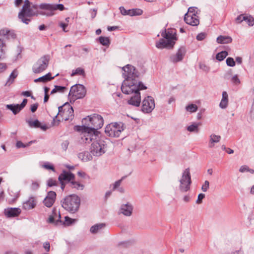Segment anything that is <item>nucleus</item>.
Returning <instances> with one entry per match:
<instances>
[{
  "instance_id": "obj_1",
  "label": "nucleus",
  "mask_w": 254,
  "mask_h": 254,
  "mask_svg": "<svg viewBox=\"0 0 254 254\" xmlns=\"http://www.w3.org/2000/svg\"><path fill=\"white\" fill-rule=\"evenodd\" d=\"M122 70L124 71L123 75L125 80L121 87L122 91L126 94L134 93V95L130 97L127 103L129 105L138 107L141 101L139 91L146 89L147 87L139 81V73L133 66L127 64L122 67Z\"/></svg>"
},
{
  "instance_id": "obj_2",
  "label": "nucleus",
  "mask_w": 254,
  "mask_h": 254,
  "mask_svg": "<svg viewBox=\"0 0 254 254\" xmlns=\"http://www.w3.org/2000/svg\"><path fill=\"white\" fill-rule=\"evenodd\" d=\"M81 127H77L80 128L78 130H81L84 134L82 137V139L85 143H89L93 139L98 137L99 131L98 129L101 128L103 125V119L101 116L94 114L87 118H84Z\"/></svg>"
},
{
  "instance_id": "obj_3",
  "label": "nucleus",
  "mask_w": 254,
  "mask_h": 254,
  "mask_svg": "<svg viewBox=\"0 0 254 254\" xmlns=\"http://www.w3.org/2000/svg\"><path fill=\"white\" fill-rule=\"evenodd\" d=\"M167 25L166 24L164 29L160 32L162 37V38H160V49H173L178 40L176 30L172 28L167 29L166 27Z\"/></svg>"
},
{
  "instance_id": "obj_4",
  "label": "nucleus",
  "mask_w": 254,
  "mask_h": 254,
  "mask_svg": "<svg viewBox=\"0 0 254 254\" xmlns=\"http://www.w3.org/2000/svg\"><path fill=\"white\" fill-rule=\"evenodd\" d=\"M62 207L71 213H75L79 208L80 198L76 194H70L61 200Z\"/></svg>"
},
{
  "instance_id": "obj_5",
  "label": "nucleus",
  "mask_w": 254,
  "mask_h": 254,
  "mask_svg": "<svg viewBox=\"0 0 254 254\" xmlns=\"http://www.w3.org/2000/svg\"><path fill=\"white\" fill-rule=\"evenodd\" d=\"M35 15L36 14L33 5L31 6V2L28 0H25L21 10L18 13L19 19L23 23L28 24L31 21L30 17L35 16Z\"/></svg>"
},
{
  "instance_id": "obj_6",
  "label": "nucleus",
  "mask_w": 254,
  "mask_h": 254,
  "mask_svg": "<svg viewBox=\"0 0 254 254\" xmlns=\"http://www.w3.org/2000/svg\"><path fill=\"white\" fill-rule=\"evenodd\" d=\"M125 128V125L122 122L112 123L106 126L105 132L110 137H118Z\"/></svg>"
},
{
  "instance_id": "obj_7",
  "label": "nucleus",
  "mask_w": 254,
  "mask_h": 254,
  "mask_svg": "<svg viewBox=\"0 0 254 254\" xmlns=\"http://www.w3.org/2000/svg\"><path fill=\"white\" fill-rule=\"evenodd\" d=\"M34 9L35 10V16L38 15H43L47 17H50L54 15L55 12H53L52 4L42 3L39 5L34 4L33 5Z\"/></svg>"
},
{
  "instance_id": "obj_8",
  "label": "nucleus",
  "mask_w": 254,
  "mask_h": 254,
  "mask_svg": "<svg viewBox=\"0 0 254 254\" xmlns=\"http://www.w3.org/2000/svg\"><path fill=\"white\" fill-rule=\"evenodd\" d=\"M93 140L94 141L92 143L90 148L91 153L96 156H100L105 153L107 148L106 142L102 139H98V137L91 141Z\"/></svg>"
},
{
  "instance_id": "obj_9",
  "label": "nucleus",
  "mask_w": 254,
  "mask_h": 254,
  "mask_svg": "<svg viewBox=\"0 0 254 254\" xmlns=\"http://www.w3.org/2000/svg\"><path fill=\"white\" fill-rule=\"evenodd\" d=\"M50 56L44 55L40 58L33 65L32 71L35 73H39L44 71L48 67L50 61Z\"/></svg>"
},
{
  "instance_id": "obj_10",
  "label": "nucleus",
  "mask_w": 254,
  "mask_h": 254,
  "mask_svg": "<svg viewBox=\"0 0 254 254\" xmlns=\"http://www.w3.org/2000/svg\"><path fill=\"white\" fill-rule=\"evenodd\" d=\"M180 190L182 192H187L190 189L191 184V175L189 168L186 169L182 174V178L179 181Z\"/></svg>"
},
{
  "instance_id": "obj_11",
  "label": "nucleus",
  "mask_w": 254,
  "mask_h": 254,
  "mask_svg": "<svg viewBox=\"0 0 254 254\" xmlns=\"http://www.w3.org/2000/svg\"><path fill=\"white\" fill-rule=\"evenodd\" d=\"M58 113L55 116L57 117L58 115L61 116L65 121L72 120L74 117L73 109L68 103H65L64 105L58 108Z\"/></svg>"
},
{
  "instance_id": "obj_12",
  "label": "nucleus",
  "mask_w": 254,
  "mask_h": 254,
  "mask_svg": "<svg viewBox=\"0 0 254 254\" xmlns=\"http://www.w3.org/2000/svg\"><path fill=\"white\" fill-rule=\"evenodd\" d=\"M86 94L85 87L82 84H75L72 86L69 92L68 96L71 97L73 100L83 98Z\"/></svg>"
},
{
  "instance_id": "obj_13",
  "label": "nucleus",
  "mask_w": 254,
  "mask_h": 254,
  "mask_svg": "<svg viewBox=\"0 0 254 254\" xmlns=\"http://www.w3.org/2000/svg\"><path fill=\"white\" fill-rule=\"evenodd\" d=\"M154 107V100L152 97L147 96L143 99L141 107V110L143 112L149 113L153 110Z\"/></svg>"
},
{
  "instance_id": "obj_14",
  "label": "nucleus",
  "mask_w": 254,
  "mask_h": 254,
  "mask_svg": "<svg viewBox=\"0 0 254 254\" xmlns=\"http://www.w3.org/2000/svg\"><path fill=\"white\" fill-rule=\"evenodd\" d=\"M184 20L186 23L192 26H197L199 24V17L196 15V13L192 14H189L188 12L186 13L184 16Z\"/></svg>"
},
{
  "instance_id": "obj_15",
  "label": "nucleus",
  "mask_w": 254,
  "mask_h": 254,
  "mask_svg": "<svg viewBox=\"0 0 254 254\" xmlns=\"http://www.w3.org/2000/svg\"><path fill=\"white\" fill-rule=\"evenodd\" d=\"M56 193L55 191H50L43 201L44 205L47 207H51L55 201Z\"/></svg>"
},
{
  "instance_id": "obj_16",
  "label": "nucleus",
  "mask_w": 254,
  "mask_h": 254,
  "mask_svg": "<svg viewBox=\"0 0 254 254\" xmlns=\"http://www.w3.org/2000/svg\"><path fill=\"white\" fill-rule=\"evenodd\" d=\"M186 53V49L185 47H181L178 50L175 55L171 57V61L174 63L181 62L184 59Z\"/></svg>"
},
{
  "instance_id": "obj_17",
  "label": "nucleus",
  "mask_w": 254,
  "mask_h": 254,
  "mask_svg": "<svg viewBox=\"0 0 254 254\" xmlns=\"http://www.w3.org/2000/svg\"><path fill=\"white\" fill-rule=\"evenodd\" d=\"M21 210L19 208L8 207L4 209V214L7 218L18 216L21 213Z\"/></svg>"
},
{
  "instance_id": "obj_18",
  "label": "nucleus",
  "mask_w": 254,
  "mask_h": 254,
  "mask_svg": "<svg viewBox=\"0 0 254 254\" xmlns=\"http://www.w3.org/2000/svg\"><path fill=\"white\" fill-rule=\"evenodd\" d=\"M74 179V175L73 174L69 171L64 170L62 173L59 175L58 179L60 182L62 181H67L69 182L73 181Z\"/></svg>"
},
{
  "instance_id": "obj_19",
  "label": "nucleus",
  "mask_w": 254,
  "mask_h": 254,
  "mask_svg": "<svg viewBox=\"0 0 254 254\" xmlns=\"http://www.w3.org/2000/svg\"><path fill=\"white\" fill-rule=\"evenodd\" d=\"M133 211V206L129 203L122 204L120 209V213L123 214L126 216H130L131 215Z\"/></svg>"
},
{
  "instance_id": "obj_20",
  "label": "nucleus",
  "mask_w": 254,
  "mask_h": 254,
  "mask_svg": "<svg viewBox=\"0 0 254 254\" xmlns=\"http://www.w3.org/2000/svg\"><path fill=\"white\" fill-rule=\"evenodd\" d=\"M57 211L56 209H54L53 210V213L52 215H50L49 216V219H48V222L50 223H55L56 224H58V223H61L62 221L61 220V214L60 212H58V215L57 214Z\"/></svg>"
},
{
  "instance_id": "obj_21",
  "label": "nucleus",
  "mask_w": 254,
  "mask_h": 254,
  "mask_svg": "<svg viewBox=\"0 0 254 254\" xmlns=\"http://www.w3.org/2000/svg\"><path fill=\"white\" fill-rule=\"evenodd\" d=\"M36 205V202L35 197L31 196L23 203V208L25 210H30L34 208Z\"/></svg>"
},
{
  "instance_id": "obj_22",
  "label": "nucleus",
  "mask_w": 254,
  "mask_h": 254,
  "mask_svg": "<svg viewBox=\"0 0 254 254\" xmlns=\"http://www.w3.org/2000/svg\"><path fill=\"white\" fill-rule=\"evenodd\" d=\"M26 122L31 128H40L43 130H46L47 129V127L46 125L42 126L40 122L38 120H36L34 121L27 120Z\"/></svg>"
},
{
  "instance_id": "obj_23",
  "label": "nucleus",
  "mask_w": 254,
  "mask_h": 254,
  "mask_svg": "<svg viewBox=\"0 0 254 254\" xmlns=\"http://www.w3.org/2000/svg\"><path fill=\"white\" fill-rule=\"evenodd\" d=\"M201 125V122H191L190 125L186 127V129L190 132L198 133L199 131V127Z\"/></svg>"
},
{
  "instance_id": "obj_24",
  "label": "nucleus",
  "mask_w": 254,
  "mask_h": 254,
  "mask_svg": "<svg viewBox=\"0 0 254 254\" xmlns=\"http://www.w3.org/2000/svg\"><path fill=\"white\" fill-rule=\"evenodd\" d=\"M222 97L219 104V107L222 109H226L228 106V95L226 91L222 92Z\"/></svg>"
},
{
  "instance_id": "obj_25",
  "label": "nucleus",
  "mask_w": 254,
  "mask_h": 254,
  "mask_svg": "<svg viewBox=\"0 0 254 254\" xmlns=\"http://www.w3.org/2000/svg\"><path fill=\"white\" fill-rule=\"evenodd\" d=\"M231 36L226 35H219L216 39V42L219 44H229L232 42Z\"/></svg>"
},
{
  "instance_id": "obj_26",
  "label": "nucleus",
  "mask_w": 254,
  "mask_h": 254,
  "mask_svg": "<svg viewBox=\"0 0 254 254\" xmlns=\"http://www.w3.org/2000/svg\"><path fill=\"white\" fill-rule=\"evenodd\" d=\"M6 108L12 111L14 115H16L23 109L19 104H8L6 106Z\"/></svg>"
},
{
  "instance_id": "obj_27",
  "label": "nucleus",
  "mask_w": 254,
  "mask_h": 254,
  "mask_svg": "<svg viewBox=\"0 0 254 254\" xmlns=\"http://www.w3.org/2000/svg\"><path fill=\"white\" fill-rule=\"evenodd\" d=\"M55 76L52 77L51 76V73L50 72H49L48 73L46 74V75L39 77L37 79H35L34 80L35 82H41L43 83H46L49 81L51 80L52 79H54Z\"/></svg>"
},
{
  "instance_id": "obj_28",
  "label": "nucleus",
  "mask_w": 254,
  "mask_h": 254,
  "mask_svg": "<svg viewBox=\"0 0 254 254\" xmlns=\"http://www.w3.org/2000/svg\"><path fill=\"white\" fill-rule=\"evenodd\" d=\"M78 157L80 160L84 162L91 160L92 158L91 155L88 151H84L79 153Z\"/></svg>"
},
{
  "instance_id": "obj_29",
  "label": "nucleus",
  "mask_w": 254,
  "mask_h": 254,
  "mask_svg": "<svg viewBox=\"0 0 254 254\" xmlns=\"http://www.w3.org/2000/svg\"><path fill=\"white\" fill-rule=\"evenodd\" d=\"M105 227V224L99 223L95 224L92 226L90 228V232L92 234H96L99 232L101 230L104 229Z\"/></svg>"
},
{
  "instance_id": "obj_30",
  "label": "nucleus",
  "mask_w": 254,
  "mask_h": 254,
  "mask_svg": "<svg viewBox=\"0 0 254 254\" xmlns=\"http://www.w3.org/2000/svg\"><path fill=\"white\" fill-rule=\"evenodd\" d=\"M228 55V52L224 50L216 54L215 58L218 62L223 61Z\"/></svg>"
},
{
  "instance_id": "obj_31",
  "label": "nucleus",
  "mask_w": 254,
  "mask_h": 254,
  "mask_svg": "<svg viewBox=\"0 0 254 254\" xmlns=\"http://www.w3.org/2000/svg\"><path fill=\"white\" fill-rule=\"evenodd\" d=\"M185 109L187 112L192 113L196 112L198 110V107L196 104L191 103L188 104L185 107Z\"/></svg>"
},
{
  "instance_id": "obj_32",
  "label": "nucleus",
  "mask_w": 254,
  "mask_h": 254,
  "mask_svg": "<svg viewBox=\"0 0 254 254\" xmlns=\"http://www.w3.org/2000/svg\"><path fill=\"white\" fill-rule=\"evenodd\" d=\"M249 26L254 25V18L251 15L245 14L243 19Z\"/></svg>"
},
{
  "instance_id": "obj_33",
  "label": "nucleus",
  "mask_w": 254,
  "mask_h": 254,
  "mask_svg": "<svg viewBox=\"0 0 254 254\" xmlns=\"http://www.w3.org/2000/svg\"><path fill=\"white\" fill-rule=\"evenodd\" d=\"M5 50L6 45L3 40L0 39V59L5 57Z\"/></svg>"
},
{
  "instance_id": "obj_34",
  "label": "nucleus",
  "mask_w": 254,
  "mask_h": 254,
  "mask_svg": "<svg viewBox=\"0 0 254 254\" xmlns=\"http://www.w3.org/2000/svg\"><path fill=\"white\" fill-rule=\"evenodd\" d=\"M221 136L220 135H216L215 134H211V135L210 136V142H211V144H209V147H213V145H212L211 144L219 142Z\"/></svg>"
},
{
  "instance_id": "obj_35",
  "label": "nucleus",
  "mask_w": 254,
  "mask_h": 254,
  "mask_svg": "<svg viewBox=\"0 0 254 254\" xmlns=\"http://www.w3.org/2000/svg\"><path fill=\"white\" fill-rule=\"evenodd\" d=\"M99 43L105 46H109L110 44V40L109 37L100 36L98 38Z\"/></svg>"
},
{
  "instance_id": "obj_36",
  "label": "nucleus",
  "mask_w": 254,
  "mask_h": 254,
  "mask_svg": "<svg viewBox=\"0 0 254 254\" xmlns=\"http://www.w3.org/2000/svg\"><path fill=\"white\" fill-rule=\"evenodd\" d=\"M70 186L72 188H75L78 190H82L84 188V185L81 184L78 182L72 181L70 182Z\"/></svg>"
},
{
  "instance_id": "obj_37",
  "label": "nucleus",
  "mask_w": 254,
  "mask_h": 254,
  "mask_svg": "<svg viewBox=\"0 0 254 254\" xmlns=\"http://www.w3.org/2000/svg\"><path fill=\"white\" fill-rule=\"evenodd\" d=\"M130 16L140 15L142 14L143 11L139 8L130 9Z\"/></svg>"
},
{
  "instance_id": "obj_38",
  "label": "nucleus",
  "mask_w": 254,
  "mask_h": 254,
  "mask_svg": "<svg viewBox=\"0 0 254 254\" xmlns=\"http://www.w3.org/2000/svg\"><path fill=\"white\" fill-rule=\"evenodd\" d=\"M84 74V70L83 68L80 67L77 68L75 70H73L71 74V76H73L76 75H83Z\"/></svg>"
},
{
  "instance_id": "obj_39",
  "label": "nucleus",
  "mask_w": 254,
  "mask_h": 254,
  "mask_svg": "<svg viewBox=\"0 0 254 254\" xmlns=\"http://www.w3.org/2000/svg\"><path fill=\"white\" fill-rule=\"evenodd\" d=\"M65 221L64 222V224L66 226H70L71 224L74 223L76 222V219H72L68 216H65L64 217Z\"/></svg>"
},
{
  "instance_id": "obj_40",
  "label": "nucleus",
  "mask_w": 254,
  "mask_h": 254,
  "mask_svg": "<svg viewBox=\"0 0 254 254\" xmlns=\"http://www.w3.org/2000/svg\"><path fill=\"white\" fill-rule=\"evenodd\" d=\"M226 63L227 65L230 67H234L236 65V62L234 61V59L232 57H228L226 59Z\"/></svg>"
},
{
  "instance_id": "obj_41",
  "label": "nucleus",
  "mask_w": 254,
  "mask_h": 254,
  "mask_svg": "<svg viewBox=\"0 0 254 254\" xmlns=\"http://www.w3.org/2000/svg\"><path fill=\"white\" fill-rule=\"evenodd\" d=\"M119 10L123 15H129L130 16V9L127 10L124 6H120Z\"/></svg>"
},
{
  "instance_id": "obj_42",
  "label": "nucleus",
  "mask_w": 254,
  "mask_h": 254,
  "mask_svg": "<svg viewBox=\"0 0 254 254\" xmlns=\"http://www.w3.org/2000/svg\"><path fill=\"white\" fill-rule=\"evenodd\" d=\"M53 12L56 10H60L63 11L64 9V5L63 4H52Z\"/></svg>"
},
{
  "instance_id": "obj_43",
  "label": "nucleus",
  "mask_w": 254,
  "mask_h": 254,
  "mask_svg": "<svg viewBox=\"0 0 254 254\" xmlns=\"http://www.w3.org/2000/svg\"><path fill=\"white\" fill-rule=\"evenodd\" d=\"M58 182L52 178H50L47 181V186L49 187L58 186Z\"/></svg>"
},
{
  "instance_id": "obj_44",
  "label": "nucleus",
  "mask_w": 254,
  "mask_h": 254,
  "mask_svg": "<svg viewBox=\"0 0 254 254\" xmlns=\"http://www.w3.org/2000/svg\"><path fill=\"white\" fill-rule=\"evenodd\" d=\"M206 35L207 34L205 32H200L197 35L196 39L199 41H202L206 38Z\"/></svg>"
},
{
  "instance_id": "obj_45",
  "label": "nucleus",
  "mask_w": 254,
  "mask_h": 254,
  "mask_svg": "<svg viewBox=\"0 0 254 254\" xmlns=\"http://www.w3.org/2000/svg\"><path fill=\"white\" fill-rule=\"evenodd\" d=\"M231 80L232 82L234 84L237 85L240 83V80L238 74H235L232 76Z\"/></svg>"
},
{
  "instance_id": "obj_46",
  "label": "nucleus",
  "mask_w": 254,
  "mask_h": 254,
  "mask_svg": "<svg viewBox=\"0 0 254 254\" xmlns=\"http://www.w3.org/2000/svg\"><path fill=\"white\" fill-rule=\"evenodd\" d=\"M17 76V73L16 71L15 70L13 71L11 73V74L9 76V77L8 80L7 81V82L11 83L13 82L14 79Z\"/></svg>"
},
{
  "instance_id": "obj_47",
  "label": "nucleus",
  "mask_w": 254,
  "mask_h": 254,
  "mask_svg": "<svg viewBox=\"0 0 254 254\" xmlns=\"http://www.w3.org/2000/svg\"><path fill=\"white\" fill-rule=\"evenodd\" d=\"M124 178V177H123L122 179L115 182V183L113 184L112 190H115L119 188V187L121 185Z\"/></svg>"
},
{
  "instance_id": "obj_48",
  "label": "nucleus",
  "mask_w": 254,
  "mask_h": 254,
  "mask_svg": "<svg viewBox=\"0 0 254 254\" xmlns=\"http://www.w3.org/2000/svg\"><path fill=\"white\" fill-rule=\"evenodd\" d=\"M209 187V182L208 181H205L204 184L202 185L201 187V190L203 192H206L208 190Z\"/></svg>"
},
{
  "instance_id": "obj_49",
  "label": "nucleus",
  "mask_w": 254,
  "mask_h": 254,
  "mask_svg": "<svg viewBox=\"0 0 254 254\" xmlns=\"http://www.w3.org/2000/svg\"><path fill=\"white\" fill-rule=\"evenodd\" d=\"M233 72L232 69H229L224 74V77L225 79L229 80L232 78Z\"/></svg>"
},
{
  "instance_id": "obj_50",
  "label": "nucleus",
  "mask_w": 254,
  "mask_h": 254,
  "mask_svg": "<svg viewBox=\"0 0 254 254\" xmlns=\"http://www.w3.org/2000/svg\"><path fill=\"white\" fill-rule=\"evenodd\" d=\"M205 196V194L203 193H200L197 196V199L196 200V203L200 204L202 203V200L204 198Z\"/></svg>"
},
{
  "instance_id": "obj_51",
  "label": "nucleus",
  "mask_w": 254,
  "mask_h": 254,
  "mask_svg": "<svg viewBox=\"0 0 254 254\" xmlns=\"http://www.w3.org/2000/svg\"><path fill=\"white\" fill-rule=\"evenodd\" d=\"M244 15L245 14L239 15L235 19L236 22L238 24L241 23L244 21L243 19L244 18Z\"/></svg>"
},
{
  "instance_id": "obj_52",
  "label": "nucleus",
  "mask_w": 254,
  "mask_h": 254,
  "mask_svg": "<svg viewBox=\"0 0 254 254\" xmlns=\"http://www.w3.org/2000/svg\"><path fill=\"white\" fill-rule=\"evenodd\" d=\"M69 142L68 140H64V141L62 144H61V147L65 151L67 150L68 146L69 145Z\"/></svg>"
},
{
  "instance_id": "obj_53",
  "label": "nucleus",
  "mask_w": 254,
  "mask_h": 254,
  "mask_svg": "<svg viewBox=\"0 0 254 254\" xmlns=\"http://www.w3.org/2000/svg\"><path fill=\"white\" fill-rule=\"evenodd\" d=\"M43 167L46 169L51 170L53 171H55L54 166L49 162L46 163L44 165H43Z\"/></svg>"
},
{
  "instance_id": "obj_54",
  "label": "nucleus",
  "mask_w": 254,
  "mask_h": 254,
  "mask_svg": "<svg viewBox=\"0 0 254 254\" xmlns=\"http://www.w3.org/2000/svg\"><path fill=\"white\" fill-rule=\"evenodd\" d=\"M197 8L195 6H191L188 9V14H192L193 13H196V15H197V12H195V9Z\"/></svg>"
},
{
  "instance_id": "obj_55",
  "label": "nucleus",
  "mask_w": 254,
  "mask_h": 254,
  "mask_svg": "<svg viewBox=\"0 0 254 254\" xmlns=\"http://www.w3.org/2000/svg\"><path fill=\"white\" fill-rule=\"evenodd\" d=\"M59 25L62 28L64 32H66L68 31V30L66 29V27L68 26L67 23H63V22H60L59 23Z\"/></svg>"
},
{
  "instance_id": "obj_56",
  "label": "nucleus",
  "mask_w": 254,
  "mask_h": 254,
  "mask_svg": "<svg viewBox=\"0 0 254 254\" xmlns=\"http://www.w3.org/2000/svg\"><path fill=\"white\" fill-rule=\"evenodd\" d=\"M56 90L57 92H64L66 89L64 86L56 85Z\"/></svg>"
},
{
  "instance_id": "obj_57",
  "label": "nucleus",
  "mask_w": 254,
  "mask_h": 254,
  "mask_svg": "<svg viewBox=\"0 0 254 254\" xmlns=\"http://www.w3.org/2000/svg\"><path fill=\"white\" fill-rule=\"evenodd\" d=\"M248 168L249 167L247 165H243L240 168L239 171L241 173H244L248 171Z\"/></svg>"
},
{
  "instance_id": "obj_58",
  "label": "nucleus",
  "mask_w": 254,
  "mask_h": 254,
  "mask_svg": "<svg viewBox=\"0 0 254 254\" xmlns=\"http://www.w3.org/2000/svg\"><path fill=\"white\" fill-rule=\"evenodd\" d=\"M39 187V185L38 183L36 182H33L31 185V189L33 190H37Z\"/></svg>"
},
{
  "instance_id": "obj_59",
  "label": "nucleus",
  "mask_w": 254,
  "mask_h": 254,
  "mask_svg": "<svg viewBox=\"0 0 254 254\" xmlns=\"http://www.w3.org/2000/svg\"><path fill=\"white\" fill-rule=\"evenodd\" d=\"M10 33V31L7 29H2L0 30V34L3 36H8Z\"/></svg>"
},
{
  "instance_id": "obj_60",
  "label": "nucleus",
  "mask_w": 254,
  "mask_h": 254,
  "mask_svg": "<svg viewBox=\"0 0 254 254\" xmlns=\"http://www.w3.org/2000/svg\"><path fill=\"white\" fill-rule=\"evenodd\" d=\"M38 107L37 103L34 104L31 106L30 110L32 113H34L37 110Z\"/></svg>"
},
{
  "instance_id": "obj_61",
  "label": "nucleus",
  "mask_w": 254,
  "mask_h": 254,
  "mask_svg": "<svg viewBox=\"0 0 254 254\" xmlns=\"http://www.w3.org/2000/svg\"><path fill=\"white\" fill-rule=\"evenodd\" d=\"M16 146L17 148H21V147L24 148V147H26L27 146H28V145H25V144H23L21 141H18L16 142Z\"/></svg>"
},
{
  "instance_id": "obj_62",
  "label": "nucleus",
  "mask_w": 254,
  "mask_h": 254,
  "mask_svg": "<svg viewBox=\"0 0 254 254\" xmlns=\"http://www.w3.org/2000/svg\"><path fill=\"white\" fill-rule=\"evenodd\" d=\"M43 247L47 252H49L50 249V245L49 242H45L43 244Z\"/></svg>"
},
{
  "instance_id": "obj_63",
  "label": "nucleus",
  "mask_w": 254,
  "mask_h": 254,
  "mask_svg": "<svg viewBox=\"0 0 254 254\" xmlns=\"http://www.w3.org/2000/svg\"><path fill=\"white\" fill-rule=\"evenodd\" d=\"M97 9H95V8H94L92 10V11L91 12V18L92 19L94 18L96 16V14H97Z\"/></svg>"
},
{
  "instance_id": "obj_64",
  "label": "nucleus",
  "mask_w": 254,
  "mask_h": 254,
  "mask_svg": "<svg viewBox=\"0 0 254 254\" xmlns=\"http://www.w3.org/2000/svg\"><path fill=\"white\" fill-rule=\"evenodd\" d=\"M6 66L5 64L0 63V72L3 71L6 69Z\"/></svg>"
}]
</instances>
